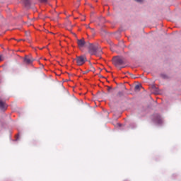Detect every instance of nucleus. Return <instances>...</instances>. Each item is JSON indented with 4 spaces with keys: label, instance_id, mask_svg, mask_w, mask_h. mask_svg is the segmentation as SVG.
Returning <instances> with one entry per match:
<instances>
[{
    "label": "nucleus",
    "instance_id": "1",
    "mask_svg": "<svg viewBox=\"0 0 181 181\" xmlns=\"http://www.w3.org/2000/svg\"><path fill=\"white\" fill-rule=\"evenodd\" d=\"M86 48L88 50V53H90V54L92 56L95 55L100 57L101 54H103V49H101V47L98 46V45H94L89 42L86 45Z\"/></svg>",
    "mask_w": 181,
    "mask_h": 181
},
{
    "label": "nucleus",
    "instance_id": "6",
    "mask_svg": "<svg viewBox=\"0 0 181 181\" xmlns=\"http://www.w3.org/2000/svg\"><path fill=\"white\" fill-rule=\"evenodd\" d=\"M6 108H8V105H6V103L0 100V109L6 110Z\"/></svg>",
    "mask_w": 181,
    "mask_h": 181
},
{
    "label": "nucleus",
    "instance_id": "2",
    "mask_svg": "<svg viewBox=\"0 0 181 181\" xmlns=\"http://www.w3.org/2000/svg\"><path fill=\"white\" fill-rule=\"evenodd\" d=\"M78 66H83L87 62V57L84 55L76 57L75 59Z\"/></svg>",
    "mask_w": 181,
    "mask_h": 181
},
{
    "label": "nucleus",
    "instance_id": "14",
    "mask_svg": "<svg viewBox=\"0 0 181 181\" xmlns=\"http://www.w3.org/2000/svg\"><path fill=\"white\" fill-rule=\"evenodd\" d=\"M111 50L112 51V50H113V49H112V48H111Z\"/></svg>",
    "mask_w": 181,
    "mask_h": 181
},
{
    "label": "nucleus",
    "instance_id": "10",
    "mask_svg": "<svg viewBox=\"0 0 181 181\" xmlns=\"http://www.w3.org/2000/svg\"><path fill=\"white\" fill-rule=\"evenodd\" d=\"M40 2H42L43 4H46V2H47V0H40Z\"/></svg>",
    "mask_w": 181,
    "mask_h": 181
},
{
    "label": "nucleus",
    "instance_id": "3",
    "mask_svg": "<svg viewBox=\"0 0 181 181\" xmlns=\"http://www.w3.org/2000/svg\"><path fill=\"white\" fill-rule=\"evenodd\" d=\"M89 43V42H86L84 40V38H82L81 40H77V45L79 49H83V47H87V45Z\"/></svg>",
    "mask_w": 181,
    "mask_h": 181
},
{
    "label": "nucleus",
    "instance_id": "5",
    "mask_svg": "<svg viewBox=\"0 0 181 181\" xmlns=\"http://www.w3.org/2000/svg\"><path fill=\"white\" fill-rule=\"evenodd\" d=\"M24 62L26 64H32V63H33V59L28 56H26L25 58H24Z\"/></svg>",
    "mask_w": 181,
    "mask_h": 181
},
{
    "label": "nucleus",
    "instance_id": "7",
    "mask_svg": "<svg viewBox=\"0 0 181 181\" xmlns=\"http://www.w3.org/2000/svg\"><path fill=\"white\" fill-rule=\"evenodd\" d=\"M24 5L26 8H29L30 6V0H24Z\"/></svg>",
    "mask_w": 181,
    "mask_h": 181
},
{
    "label": "nucleus",
    "instance_id": "13",
    "mask_svg": "<svg viewBox=\"0 0 181 181\" xmlns=\"http://www.w3.org/2000/svg\"><path fill=\"white\" fill-rule=\"evenodd\" d=\"M21 40H19L18 42H21Z\"/></svg>",
    "mask_w": 181,
    "mask_h": 181
},
{
    "label": "nucleus",
    "instance_id": "8",
    "mask_svg": "<svg viewBox=\"0 0 181 181\" xmlns=\"http://www.w3.org/2000/svg\"><path fill=\"white\" fill-rule=\"evenodd\" d=\"M107 91H108V93H111V91H112V87L107 86Z\"/></svg>",
    "mask_w": 181,
    "mask_h": 181
},
{
    "label": "nucleus",
    "instance_id": "12",
    "mask_svg": "<svg viewBox=\"0 0 181 181\" xmlns=\"http://www.w3.org/2000/svg\"><path fill=\"white\" fill-rule=\"evenodd\" d=\"M136 2H142V0H135Z\"/></svg>",
    "mask_w": 181,
    "mask_h": 181
},
{
    "label": "nucleus",
    "instance_id": "9",
    "mask_svg": "<svg viewBox=\"0 0 181 181\" xmlns=\"http://www.w3.org/2000/svg\"><path fill=\"white\" fill-rule=\"evenodd\" d=\"M139 87H141V86H139V85H136V86H135V90H139Z\"/></svg>",
    "mask_w": 181,
    "mask_h": 181
},
{
    "label": "nucleus",
    "instance_id": "11",
    "mask_svg": "<svg viewBox=\"0 0 181 181\" xmlns=\"http://www.w3.org/2000/svg\"><path fill=\"white\" fill-rule=\"evenodd\" d=\"M4 60V57L2 55H0V62H2Z\"/></svg>",
    "mask_w": 181,
    "mask_h": 181
},
{
    "label": "nucleus",
    "instance_id": "4",
    "mask_svg": "<svg viewBox=\"0 0 181 181\" xmlns=\"http://www.w3.org/2000/svg\"><path fill=\"white\" fill-rule=\"evenodd\" d=\"M124 63V59L119 57H115L113 58V64L115 66H121Z\"/></svg>",
    "mask_w": 181,
    "mask_h": 181
}]
</instances>
